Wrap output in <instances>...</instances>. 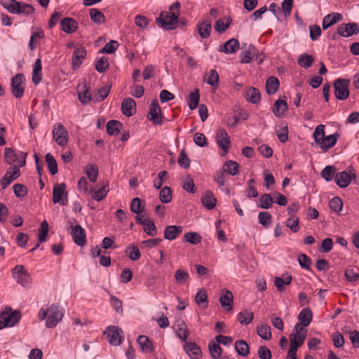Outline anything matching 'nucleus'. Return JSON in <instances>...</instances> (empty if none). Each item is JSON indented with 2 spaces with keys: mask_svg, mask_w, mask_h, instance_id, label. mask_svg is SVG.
<instances>
[{
  "mask_svg": "<svg viewBox=\"0 0 359 359\" xmlns=\"http://www.w3.org/2000/svg\"><path fill=\"white\" fill-rule=\"evenodd\" d=\"M22 160L19 162V165H14L11 166L6 172V175L1 179L0 183L3 189H5L8 185L20 175V167H23L26 163L27 154L22 153Z\"/></svg>",
  "mask_w": 359,
  "mask_h": 359,
  "instance_id": "1",
  "label": "nucleus"
},
{
  "mask_svg": "<svg viewBox=\"0 0 359 359\" xmlns=\"http://www.w3.org/2000/svg\"><path fill=\"white\" fill-rule=\"evenodd\" d=\"M179 15L180 11H162L159 17L156 19V22L165 29H173Z\"/></svg>",
  "mask_w": 359,
  "mask_h": 359,
  "instance_id": "2",
  "label": "nucleus"
},
{
  "mask_svg": "<svg viewBox=\"0 0 359 359\" xmlns=\"http://www.w3.org/2000/svg\"><path fill=\"white\" fill-rule=\"evenodd\" d=\"M293 331L294 332L289 335L290 341V346H294L296 348H298L304 344L306 338L307 330L300 323H297L294 327Z\"/></svg>",
  "mask_w": 359,
  "mask_h": 359,
  "instance_id": "3",
  "label": "nucleus"
},
{
  "mask_svg": "<svg viewBox=\"0 0 359 359\" xmlns=\"http://www.w3.org/2000/svg\"><path fill=\"white\" fill-rule=\"evenodd\" d=\"M76 220L74 219V222H68L69 228L71 229L70 233L74 243L81 247L86 244V234L85 229L79 224H76Z\"/></svg>",
  "mask_w": 359,
  "mask_h": 359,
  "instance_id": "4",
  "label": "nucleus"
},
{
  "mask_svg": "<svg viewBox=\"0 0 359 359\" xmlns=\"http://www.w3.org/2000/svg\"><path fill=\"white\" fill-rule=\"evenodd\" d=\"M358 33H359V26L357 23H342L338 27L337 32L332 34V38L337 39L339 36L348 37Z\"/></svg>",
  "mask_w": 359,
  "mask_h": 359,
  "instance_id": "5",
  "label": "nucleus"
},
{
  "mask_svg": "<svg viewBox=\"0 0 359 359\" xmlns=\"http://www.w3.org/2000/svg\"><path fill=\"white\" fill-rule=\"evenodd\" d=\"M350 81L346 79H337L334 82V95L339 100H344L349 96Z\"/></svg>",
  "mask_w": 359,
  "mask_h": 359,
  "instance_id": "6",
  "label": "nucleus"
},
{
  "mask_svg": "<svg viewBox=\"0 0 359 359\" xmlns=\"http://www.w3.org/2000/svg\"><path fill=\"white\" fill-rule=\"evenodd\" d=\"M21 316L19 311L2 312L0 314V330L7 326H15L20 321Z\"/></svg>",
  "mask_w": 359,
  "mask_h": 359,
  "instance_id": "7",
  "label": "nucleus"
},
{
  "mask_svg": "<svg viewBox=\"0 0 359 359\" xmlns=\"http://www.w3.org/2000/svg\"><path fill=\"white\" fill-rule=\"evenodd\" d=\"M63 313L60 310L57 304H53L48 309V316L46 322V326L48 328L55 327L57 324L62 320Z\"/></svg>",
  "mask_w": 359,
  "mask_h": 359,
  "instance_id": "8",
  "label": "nucleus"
},
{
  "mask_svg": "<svg viewBox=\"0 0 359 359\" xmlns=\"http://www.w3.org/2000/svg\"><path fill=\"white\" fill-rule=\"evenodd\" d=\"M107 334L108 342L113 346H118L122 341L123 330L114 325L109 326L104 332Z\"/></svg>",
  "mask_w": 359,
  "mask_h": 359,
  "instance_id": "9",
  "label": "nucleus"
},
{
  "mask_svg": "<svg viewBox=\"0 0 359 359\" xmlns=\"http://www.w3.org/2000/svg\"><path fill=\"white\" fill-rule=\"evenodd\" d=\"M53 137L59 146L64 147L68 142V132L62 123L54 125Z\"/></svg>",
  "mask_w": 359,
  "mask_h": 359,
  "instance_id": "10",
  "label": "nucleus"
},
{
  "mask_svg": "<svg viewBox=\"0 0 359 359\" xmlns=\"http://www.w3.org/2000/svg\"><path fill=\"white\" fill-rule=\"evenodd\" d=\"M66 185L61 183L54 187L53 191V201L54 203H60L62 205H67L68 203V194L65 191Z\"/></svg>",
  "mask_w": 359,
  "mask_h": 359,
  "instance_id": "11",
  "label": "nucleus"
},
{
  "mask_svg": "<svg viewBox=\"0 0 359 359\" xmlns=\"http://www.w3.org/2000/svg\"><path fill=\"white\" fill-rule=\"evenodd\" d=\"M25 90V77L22 74H18L11 79V92L14 97H22Z\"/></svg>",
  "mask_w": 359,
  "mask_h": 359,
  "instance_id": "12",
  "label": "nucleus"
},
{
  "mask_svg": "<svg viewBox=\"0 0 359 359\" xmlns=\"http://www.w3.org/2000/svg\"><path fill=\"white\" fill-rule=\"evenodd\" d=\"M13 276L17 282L22 286H26L29 283V273L22 265L15 266L13 270Z\"/></svg>",
  "mask_w": 359,
  "mask_h": 359,
  "instance_id": "13",
  "label": "nucleus"
},
{
  "mask_svg": "<svg viewBox=\"0 0 359 359\" xmlns=\"http://www.w3.org/2000/svg\"><path fill=\"white\" fill-rule=\"evenodd\" d=\"M87 51L83 46L76 48L72 54V68L74 71L77 70L83 62Z\"/></svg>",
  "mask_w": 359,
  "mask_h": 359,
  "instance_id": "14",
  "label": "nucleus"
},
{
  "mask_svg": "<svg viewBox=\"0 0 359 359\" xmlns=\"http://www.w3.org/2000/svg\"><path fill=\"white\" fill-rule=\"evenodd\" d=\"M149 120L154 124L162 123V116L161 113V108L159 107L158 100L154 99L151 101L149 111Z\"/></svg>",
  "mask_w": 359,
  "mask_h": 359,
  "instance_id": "15",
  "label": "nucleus"
},
{
  "mask_svg": "<svg viewBox=\"0 0 359 359\" xmlns=\"http://www.w3.org/2000/svg\"><path fill=\"white\" fill-rule=\"evenodd\" d=\"M217 142L219 147L226 154L230 147V137L224 129L220 128L216 134Z\"/></svg>",
  "mask_w": 359,
  "mask_h": 359,
  "instance_id": "16",
  "label": "nucleus"
},
{
  "mask_svg": "<svg viewBox=\"0 0 359 359\" xmlns=\"http://www.w3.org/2000/svg\"><path fill=\"white\" fill-rule=\"evenodd\" d=\"M356 175L355 173L349 174L346 171H342L337 173L335 176V182L341 188L348 187L352 179L355 180Z\"/></svg>",
  "mask_w": 359,
  "mask_h": 359,
  "instance_id": "17",
  "label": "nucleus"
},
{
  "mask_svg": "<svg viewBox=\"0 0 359 359\" xmlns=\"http://www.w3.org/2000/svg\"><path fill=\"white\" fill-rule=\"evenodd\" d=\"M136 103L131 97H127L123 100L121 103V110L123 114L128 116H132L135 113Z\"/></svg>",
  "mask_w": 359,
  "mask_h": 359,
  "instance_id": "18",
  "label": "nucleus"
},
{
  "mask_svg": "<svg viewBox=\"0 0 359 359\" xmlns=\"http://www.w3.org/2000/svg\"><path fill=\"white\" fill-rule=\"evenodd\" d=\"M222 292L223 294L219 298V303L226 310L231 311L233 309V293L226 289H223Z\"/></svg>",
  "mask_w": 359,
  "mask_h": 359,
  "instance_id": "19",
  "label": "nucleus"
},
{
  "mask_svg": "<svg viewBox=\"0 0 359 359\" xmlns=\"http://www.w3.org/2000/svg\"><path fill=\"white\" fill-rule=\"evenodd\" d=\"M183 231V228L181 226L169 225L167 226L164 231V238L173 241Z\"/></svg>",
  "mask_w": 359,
  "mask_h": 359,
  "instance_id": "20",
  "label": "nucleus"
},
{
  "mask_svg": "<svg viewBox=\"0 0 359 359\" xmlns=\"http://www.w3.org/2000/svg\"><path fill=\"white\" fill-rule=\"evenodd\" d=\"M61 29L67 34L74 32L78 27L77 22L71 18H65L60 22Z\"/></svg>",
  "mask_w": 359,
  "mask_h": 359,
  "instance_id": "21",
  "label": "nucleus"
},
{
  "mask_svg": "<svg viewBox=\"0 0 359 359\" xmlns=\"http://www.w3.org/2000/svg\"><path fill=\"white\" fill-rule=\"evenodd\" d=\"M240 57L241 63H250L255 57H258V51L255 46H249L243 50Z\"/></svg>",
  "mask_w": 359,
  "mask_h": 359,
  "instance_id": "22",
  "label": "nucleus"
},
{
  "mask_svg": "<svg viewBox=\"0 0 359 359\" xmlns=\"http://www.w3.org/2000/svg\"><path fill=\"white\" fill-rule=\"evenodd\" d=\"M109 191V183L107 182L102 185L101 187L98 188L97 190L95 189H90V194L92 198L97 201H102L106 196L107 195L108 192Z\"/></svg>",
  "mask_w": 359,
  "mask_h": 359,
  "instance_id": "23",
  "label": "nucleus"
},
{
  "mask_svg": "<svg viewBox=\"0 0 359 359\" xmlns=\"http://www.w3.org/2000/svg\"><path fill=\"white\" fill-rule=\"evenodd\" d=\"M342 19V15L338 13H331L325 15L323 20L322 27L323 30L327 29L332 25Z\"/></svg>",
  "mask_w": 359,
  "mask_h": 359,
  "instance_id": "24",
  "label": "nucleus"
},
{
  "mask_svg": "<svg viewBox=\"0 0 359 359\" xmlns=\"http://www.w3.org/2000/svg\"><path fill=\"white\" fill-rule=\"evenodd\" d=\"M313 318V313L310 308L306 307L302 309L298 315L299 323L302 326L307 327L310 325Z\"/></svg>",
  "mask_w": 359,
  "mask_h": 359,
  "instance_id": "25",
  "label": "nucleus"
},
{
  "mask_svg": "<svg viewBox=\"0 0 359 359\" xmlns=\"http://www.w3.org/2000/svg\"><path fill=\"white\" fill-rule=\"evenodd\" d=\"M339 137V134L336 133L334 134L324 137L323 140L320 141V147L326 151L328 149L334 147Z\"/></svg>",
  "mask_w": 359,
  "mask_h": 359,
  "instance_id": "26",
  "label": "nucleus"
},
{
  "mask_svg": "<svg viewBox=\"0 0 359 359\" xmlns=\"http://www.w3.org/2000/svg\"><path fill=\"white\" fill-rule=\"evenodd\" d=\"M184 349L192 359H198L201 353L200 347L195 342H186Z\"/></svg>",
  "mask_w": 359,
  "mask_h": 359,
  "instance_id": "27",
  "label": "nucleus"
},
{
  "mask_svg": "<svg viewBox=\"0 0 359 359\" xmlns=\"http://www.w3.org/2000/svg\"><path fill=\"white\" fill-rule=\"evenodd\" d=\"M245 97L248 102L257 104L260 101L261 94L257 88L250 87L245 91Z\"/></svg>",
  "mask_w": 359,
  "mask_h": 359,
  "instance_id": "28",
  "label": "nucleus"
},
{
  "mask_svg": "<svg viewBox=\"0 0 359 359\" xmlns=\"http://www.w3.org/2000/svg\"><path fill=\"white\" fill-rule=\"evenodd\" d=\"M201 203L208 210L213 209L217 203V198L210 191H206L201 198Z\"/></svg>",
  "mask_w": 359,
  "mask_h": 359,
  "instance_id": "29",
  "label": "nucleus"
},
{
  "mask_svg": "<svg viewBox=\"0 0 359 359\" xmlns=\"http://www.w3.org/2000/svg\"><path fill=\"white\" fill-rule=\"evenodd\" d=\"M280 82L276 76H270L266 81V91L269 95L275 94L278 90Z\"/></svg>",
  "mask_w": 359,
  "mask_h": 359,
  "instance_id": "30",
  "label": "nucleus"
},
{
  "mask_svg": "<svg viewBox=\"0 0 359 359\" xmlns=\"http://www.w3.org/2000/svg\"><path fill=\"white\" fill-rule=\"evenodd\" d=\"M122 128V123L116 120H111L107 123L106 129L109 135H116Z\"/></svg>",
  "mask_w": 359,
  "mask_h": 359,
  "instance_id": "31",
  "label": "nucleus"
},
{
  "mask_svg": "<svg viewBox=\"0 0 359 359\" xmlns=\"http://www.w3.org/2000/svg\"><path fill=\"white\" fill-rule=\"evenodd\" d=\"M198 34L203 39H205L210 36L211 31V22L210 20H204L197 25Z\"/></svg>",
  "mask_w": 359,
  "mask_h": 359,
  "instance_id": "32",
  "label": "nucleus"
},
{
  "mask_svg": "<svg viewBox=\"0 0 359 359\" xmlns=\"http://www.w3.org/2000/svg\"><path fill=\"white\" fill-rule=\"evenodd\" d=\"M16 6L15 9L14 11V13L16 14H20L22 13L25 15H29L30 14L33 13L34 12V8L31 4H20L19 1L18 3H15Z\"/></svg>",
  "mask_w": 359,
  "mask_h": 359,
  "instance_id": "33",
  "label": "nucleus"
},
{
  "mask_svg": "<svg viewBox=\"0 0 359 359\" xmlns=\"http://www.w3.org/2000/svg\"><path fill=\"white\" fill-rule=\"evenodd\" d=\"M287 109V102L283 100H277L273 107V113L277 116L280 117Z\"/></svg>",
  "mask_w": 359,
  "mask_h": 359,
  "instance_id": "34",
  "label": "nucleus"
},
{
  "mask_svg": "<svg viewBox=\"0 0 359 359\" xmlns=\"http://www.w3.org/2000/svg\"><path fill=\"white\" fill-rule=\"evenodd\" d=\"M22 152H21L20 155H18L15 153V151H14V149H13L12 148H8V147L5 148L4 149V158H5L6 162L8 164L11 165L13 163L16 162L19 157H20L22 159Z\"/></svg>",
  "mask_w": 359,
  "mask_h": 359,
  "instance_id": "35",
  "label": "nucleus"
},
{
  "mask_svg": "<svg viewBox=\"0 0 359 359\" xmlns=\"http://www.w3.org/2000/svg\"><path fill=\"white\" fill-rule=\"evenodd\" d=\"M41 81V62L38 58L34 63L32 72V81L35 85L39 84Z\"/></svg>",
  "mask_w": 359,
  "mask_h": 359,
  "instance_id": "36",
  "label": "nucleus"
},
{
  "mask_svg": "<svg viewBox=\"0 0 359 359\" xmlns=\"http://www.w3.org/2000/svg\"><path fill=\"white\" fill-rule=\"evenodd\" d=\"M239 165L237 162L234 161H226L223 166L222 171H224V173H229L231 175H236L238 173Z\"/></svg>",
  "mask_w": 359,
  "mask_h": 359,
  "instance_id": "37",
  "label": "nucleus"
},
{
  "mask_svg": "<svg viewBox=\"0 0 359 359\" xmlns=\"http://www.w3.org/2000/svg\"><path fill=\"white\" fill-rule=\"evenodd\" d=\"M219 76L218 73L215 69H211L208 75V77L205 79V81L212 86L213 89L217 88L219 86Z\"/></svg>",
  "mask_w": 359,
  "mask_h": 359,
  "instance_id": "38",
  "label": "nucleus"
},
{
  "mask_svg": "<svg viewBox=\"0 0 359 359\" xmlns=\"http://www.w3.org/2000/svg\"><path fill=\"white\" fill-rule=\"evenodd\" d=\"M254 314L252 311L246 309L242 311L238 314V320L242 325H248L253 320Z\"/></svg>",
  "mask_w": 359,
  "mask_h": 359,
  "instance_id": "39",
  "label": "nucleus"
},
{
  "mask_svg": "<svg viewBox=\"0 0 359 359\" xmlns=\"http://www.w3.org/2000/svg\"><path fill=\"white\" fill-rule=\"evenodd\" d=\"M313 62V57L306 53L300 55L297 59L298 65L306 69L311 67Z\"/></svg>",
  "mask_w": 359,
  "mask_h": 359,
  "instance_id": "40",
  "label": "nucleus"
},
{
  "mask_svg": "<svg viewBox=\"0 0 359 359\" xmlns=\"http://www.w3.org/2000/svg\"><path fill=\"white\" fill-rule=\"evenodd\" d=\"M137 342L144 352H151L153 351V346L149 338L144 335L139 336Z\"/></svg>",
  "mask_w": 359,
  "mask_h": 359,
  "instance_id": "41",
  "label": "nucleus"
},
{
  "mask_svg": "<svg viewBox=\"0 0 359 359\" xmlns=\"http://www.w3.org/2000/svg\"><path fill=\"white\" fill-rule=\"evenodd\" d=\"M235 349L237 353L241 356H247L249 354V346L245 340L236 341Z\"/></svg>",
  "mask_w": 359,
  "mask_h": 359,
  "instance_id": "42",
  "label": "nucleus"
},
{
  "mask_svg": "<svg viewBox=\"0 0 359 359\" xmlns=\"http://www.w3.org/2000/svg\"><path fill=\"white\" fill-rule=\"evenodd\" d=\"M259 205L258 207L263 209H269L272 207L273 203V199L271 194H264L262 195L259 199Z\"/></svg>",
  "mask_w": 359,
  "mask_h": 359,
  "instance_id": "43",
  "label": "nucleus"
},
{
  "mask_svg": "<svg viewBox=\"0 0 359 359\" xmlns=\"http://www.w3.org/2000/svg\"><path fill=\"white\" fill-rule=\"evenodd\" d=\"M209 351L213 359H221L222 349L218 344L211 341L208 344Z\"/></svg>",
  "mask_w": 359,
  "mask_h": 359,
  "instance_id": "44",
  "label": "nucleus"
},
{
  "mask_svg": "<svg viewBox=\"0 0 359 359\" xmlns=\"http://www.w3.org/2000/svg\"><path fill=\"white\" fill-rule=\"evenodd\" d=\"M90 20L96 24H102L105 20L104 14L97 8H91L89 11Z\"/></svg>",
  "mask_w": 359,
  "mask_h": 359,
  "instance_id": "45",
  "label": "nucleus"
},
{
  "mask_svg": "<svg viewBox=\"0 0 359 359\" xmlns=\"http://www.w3.org/2000/svg\"><path fill=\"white\" fill-rule=\"evenodd\" d=\"M45 158L49 172L53 175H55L57 172V165L53 156L51 154L48 153L46 154Z\"/></svg>",
  "mask_w": 359,
  "mask_h": 359,
  "instance_id": "46",
  "label": "nucleus"
},
{
  "mask_svg": "<svg viewBox=\"0 0 359 359\" xmlns=\"http://www.w3.org/2000/svg\"><path fill=\"white\" fill-rule=\"evenodd\" d=\"M85 172L89 179V180L92 182H95L97 179L98 175V168L96 165L90 164L86 167Z\"/></svg>",
  "mask_w": 359,
  "mask_h": 359,
  "instance_id": "47",
  "label": "nucleus"
},
{
  "mask_svg": "<svg viewBox=\"0 0 359 359\" xmlns=\"http://www.w3.org/2000/svg\"><path fill=\"white\" fill-rule=\"evenodd\" d=\"M172 189L169 187H164L159 193V199L163 203H168L172 201Z\"/></svg>",
  "mask_w": 359,
  "mask_h": 359,
  "instance_id": "48",
  "label": "nucleus"
},
{
  "mask_svg": "<svg viewBox=\"0 0 359 359\" xmlns=\"http://www.w3.org/2000/svg\"><path fill=\"white\" fill-rule=\"evenodd\" d=\"M143 230L150 236H155L158 234V230L154 222L149 219H146V222L143 225Z\"/></svg>",
  "mask_w": 359,
  "mask_h": 359,
  "instance_id": "49",
  "label": "nucleus"
},
{
  "mask_svg": "<svg viewBox=\"0 0 359 359\" xmlns=\"http://www.w3.org/2000/svg\"><path fill=\"white\" fill-rule=\"evenodd\" d=\"M200 95L198 89H196L194 92L190 93L189 95L188 104L191 110L195 109L199 102Z\"/></svg>",
  "mask_w": 359,
  "mask_h": 359,
  "instance_id": "50",
  "label": "nucleus"
},
{
  "mask_svg": "<svg viewBox=\"0 0 359 359\" xmlns=\"http://www.w3.org/2000/svg\"><path fill=\"white\" fill-rule=\"evenodd\" d=\"M257 334L265 340L271 339V327L267 325H262L257 329Z\"/></svg>",
  "mask_w": 359,
  "mask_h": 359,
  "instance_id": "51",
  "label": "nucleus"
},
{
  "mask_svg": "<svg viewBox=\"0 0 359 359\" xmlns=\"http://www.w3.org/2000/svg\"><path fill=\"white\" fill-rule=\"evenodd\" d=\"M184 239L189 243L197 245L201 243L202 238L201 235L196 232H188L184 234Z\"/></svg>",
  "mask_w": 359,
  "mask_h": 359,
  "instance_id": "52",
  "label": "nucleus"
},
{
  "mask_svg": "<svg viewBox=\"0 0 359 359\" xmlns=\"http://www.w3.org/2000/svg\"><path fill=\"white\" fill-rule=\"evenodd\" d=\"M189 278V275L183 269H177L175 273V280L178 285L184 284Z\"/></svg>",
  "mask_w": 359,
  "mask_h": 359,
  "instance_id": "53",
  "label": "nucleus"
},
{
  "mask_svg": "<svg viewBox=\"0 0 359 359\" xmlns=\"http://www.w3.org/2000/svg\"><path fill=\"white\" fill-rule=\"evenodd\" d=\"M176 334L181 340L185 341L189 335V329L184 322L179 325V328L176 332Z\"/></svg>",
  "mask_w": 359,
  "mask_h": 359,
  "instance_id": "54",
  "label": "nucleus"
},
{
  "mask_svg": "<svg viewBox=\"0 0 359 359\" xmlns=\"http://www.w3.org/2000/svg\"><path fill=\"white\" fill-rule=\"evenodd\" d=\"M182 188L186 191L194 194L196 192L195 184L194 180L190 175H187L183 180Z\"/></svg>",
  "mask_w": 359,
  "mask_h": 359,
  "instance_id": "55",
  "label": "nucleus"
},
{
  "mask_svg": "<svg viewBox=\"0 0 359 359\" xmlns=\"http://www.w3.org/2000/svg\"><path fill=\"white\" fill-rule=\"evenodd\" d=\"M39 233L38 238L40 243L44 242L48 233V224L46 220H43L39 229Z\"/></svg>",
  "mask_w": 359,
  "mask_h": 359,
  "instance_id": "56",
  "label": "nucleus"
},
{
  "mask_svg": "<svg viewBox=\"0 0 359 359\" xmlns=\"http://www.w3.org/2000/svg\"><path fill=\"white\" fill-rule=\"evenodd\" d=\"M258 218L259 222L264 227H268L272 221L271 215L269 212H260Z\"/></svg>",
  "mask_w": 359,
  "mask_h": 359,
  "instance_id": "57",
  "label": "nucleus"
},
{
  "mask_svg": "<svg viewBox=\"0 0 359 359\" xmlns=\"http://www.w3.org/2000/svg\"><path fill=\"white\" fill-rule=\"evenodd\" d=\"M336 172V168L334 166L332 165H327L326 166L322 171H321V177L326 180L327 182H330L332 180L333 175H334Z\"/></svg>",
  "mask_w": 359,
  "mask_h": 359,
  "instance_id": "58",
  "label": "nucleus"
},
{
  "mask_svg": "<svg viewBox=\"0 0 359 359\" xmlns=\"http://www.w3.org/2000/svg\"><path fill=\"white\" fill-rule=\"evenodd\" d=\"M324 128L325 126L323 125H318L313 134L316 143L319 145L320 144V141L323 140L325 137Z\"/></svg>",
  "mask_w": 359,
  "mask_h": 359,
  "instance_id": "59",
  "label": "nucleus"
},
{
  "mask_svg": "<svg viewBox=\"0 0 359 359\" xmlns=\"http://www.w3.org/2000/svg\"><path fill=\"white\" fill-rule=\"evenodd\" d=\"M130 250V252L128 253V257L133 260V261H137L140 259L141 257V253L138 249V248L134 245H130L126 250V252H128Z\"/></svg>",
  "mask_w": 359,
  "mask_h": 359,
  "instance_id": "60",
  "label": "nucleus"
},
{
  "mask_svg": "<svg viewBox=\"0 0 359 359\" xmlns=\"http://www.w3.org/2000/svg\"><path fill=\"white\" fill-rule=\"evenodd\" d=\"M109 67L108 59L106 57H102L95 62V69L100 72H104Z\"/></svg>",
  "mask_w": 359,
  "mask_h": 359,
  "instance_id": "61",
  "label": "nucleus"
},
{
  "mask_svg": "<svg viewBox=\"0 0 359 359\" xmlns=\"http://www.w3.org/2000/svg\"><path fill=\"white\" fill-rule=\"evenodd\" d=\"M111 86H105L100 88L97 90V94L95 95V100L96 102H100L104 100L110 93Z\"/></svg>",
  "mask_w": 359,
  "mask_h": 359,
  "instance_id": "62",
  "label": "nucleus"
},
{
  "mask_svg": "<svg viewBox=\"0 0 359 359\" xmlns=\"http://www.w3.org/2000/svg\"><path fill=\"white\" fill-rule=\"evenodd\" d=\"M178 163L180 167L185 169L189 168L190 166V160L184 149H182L180 153Z\"/></svg>",
  "mask_w": 359,
  "mask_h": 359,
  "instance_id": "63",
  "label": "nucleus"
},
{
  "mask_svg": "<svg viewBox=\"0 0 359 359\" xmlns=\"http://www.w3.org/2000/svg\"><path fill=\"white\" fill-rule=\"evenodd\" d=\"M258 356L260 359H271V352L266 346H260L257 351Z\"/></svg>",
  "mask_w": 359,
  "mask_h": 359,
  "instance_id": "64",
  "label": "nucleus"
}]
</instances>
